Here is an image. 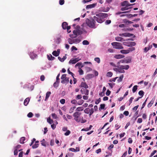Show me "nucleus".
Masks as SVG:
<instances>
[{"mask_svg": "<svg viewBox=\"0 0 157 157\" xmlns=\"http://www.w3.org/2000/svg\"><path fill=\"white\" fill-rule=\"evenodd\" d=\"M58 58L59 60L61 62H63L64 60L66 59L67 57L66 56H65L63 58H61L59 56Z\"/></svg>", "mask_w": 157, "mask_h": 157, "instance_id": "5701e85b", "label": "nucleus"}, {"mask_svg": "<svg viewBox=\"0 0 157 157\" xmlns=\"http://www.w3.org/2000/svg\"><path fill=\"white\" fill-rule=\"evenodd\" d=\"M75 108L76 107L75 106L71 107L69 110V113H71L73 112Z\"/></svg>", "mask_w": 157, "mask_h": 157, "instance_id": "7c9ffc66", "label": "nucleus"}, {"mask_svg": "<svg viewBox=\"0 0 157 157\" xmlns=\"http://www.w3.org/2000/svg\"><path fill=\"white\" fill-rule=\"evenodd\" d=\"M81 59H79V58H72L69 62V63L70 64H74L76 63L77 62H78Z\"/></svg>", "mask_w": 157, "mask_h": 157, "instance_id": "423d86ee", "label": "nucleus"}, {"mask_svg": "<svg viewBox=\"0 0 157 157\" xmlns=\"http://www.w3.org/2000/svg\"><path fill=\"white\" fill-rule=\"evenodd\" d=\"M117 67H118V72L121 73H124L125 72L124 71L123 69L121 66L120 67L117 66Z\"/></svg>", "mask_w": 157, "mask_h": 157, "instance_id": "6ab92c4d", "label": "nucleus"}, {"mask_svg": "<svg viewBox=\"0 0 157 157\" xmlns=\"http://www.w3.org/2000/svg\"><path fill=\"white\" fill-rule=\"evenodd\" d=\"M94 112V109L93 108H91L90 109V112L89 113V116L91 115Z\"/></svg>", "mask_w": 157, "mask_h": 157, "instance_id": "ea45409f", "label": "nucleus"}, {"mask_svg": "<svg viewBox=\"0 0 157 157\" xmlns=\"http://www.w3.org/2000/svg\"><path fill=\"white\" fill-rule=\"evenodd\" d=\"M132 5V4H130L127 1H124L121 3V6H130Z\"/></svg>", "mask_w": 157, "mask_h": 157, "instance_id": "9b49d317", "label": "nucleus"}, {"mask_svg": "<svg viewBox=\"0 0 157 157\" xmlns=\"http://www.w3.org/2000/svg\"><path fill=\"white\" fill-rule=\"evenodd\" d=\"M71 133V131L69 130L67 131V132L64 133V135L67 136L69 135Z\"/></svg>", "mask_w": 157, "mask_h": 157, "instance_id": "13d9d810", "label": "nucleus"}, {"mask_svg": "<svg viewBox=\"0 0 157 157\" xmlns=\"http://www.w3.org/2000/svg\"><path fill=\"white\" fill-rule=\"evenodd\" d=\"M121 66L123 70H128L129 68V66L128 65H126L125 66L121 65Z\"/></svg>", "mask_w": 157, "mask_h": 157, "instance_id": "a878e982", "label": "nucleus"}, {"mask_svg": "<svg viewBox=\"0 0 157 157\" xmlns=\"http://www.w3.org/2000/svg\"><path fill=\"white\" fill-rule=\"evenodd\" d=\"M111 91L109 90H107V91L106 93V95L107 96H108L110 95V94L111 93Z\"/></svg>", "mask_w": 157, "mask_h": 157, "instance_id": "69168bd1", "label": "nucleus"}, {"mask_svg": "<svg viewBox=\"0 0 157 157\" xmlns=\"http://www.w3.org/2000/svg\"><path fill=\"white\" fill-rule=\"evenodd\" d=\"M39 146V144H36L35 143V144L33 145L32 146V148H37Z\"/></svg>", "mask_w": 157, "mask_h": 157, "instance_id": "8fccbe9b", "label": "nucleus"}, {"mask_svg": "<svg viewBox=\"0 0 157 157\" xmlns=\"http://www.w3.org/2000/svg\"><path fill=\"white\" fill-rule=\"evenodd\" d=\"M30 58L32 59H34L35 58H36L37 56V55L34 53L33 52H30L29 54Z\"/></svg>", "mask_w": 157, "mask_h": 157, "instance_id": "2eb2a0df", "label": "nucleus"}, {"mask_svg": "<svg viewBox=\"0 0 157 157\" xmlns=\"http://www.w3.org/2000/svg\"><path fill=\"white\" fill-rule=\"evenodd\" d=\"M123 45L128 47H133L136 45V43L135 42H123Z\"/></svg>", "mask_w": 157, "mask_h": 157, "instance_id": "20e7f679", "label": "nucleus"}, {"mask_svg": "<svg viewBox=\"0 0 157 157\" xmlns=\"http://www.w3.org/2000/svg\"><path fill=\"white\" fill-rule=\"evenodd\" d=\"M47 122L50 124H52L53 122V120L51 119L50 117H49L47 119Z\"/></svg>", "mask_w": 157, "mask_h": 157, "instance_id": "cd10ccee", "label": "nucleus"}, {"mask_svg": "<svg viewBox=\"0 0 157 157\" xmlns=\"http://www.w3.org/2000/svg\"><path fill=\"white\" fill-rule=\"evenodd\" d=\"M96 5V3H94L92 4H90L89 5H88L86 6V9H90L94 7Z\"/></svg>", "mask_w": 157, "mask_h": 157, "instance_id": "f3484780", "label": "nucleus"}, {"mask_svg": "<svg viewBox=\"0 0 157 157\" xmlns=\"http://www.w3.org/2000/svg\"><path fill=\"white\" fill-rule=\"evenodd\" d=\"M25 140V138L24 137H21L20 140V143L21 144L24 143V141Z\"/></svg>", "mask_w": 157, "mask_h": 157, "instance_id": "72a5a7b5", "label": "nucleus"}, {"mask_svg": "<svg viewBox=\"0 0 157 157\" xmlns=\"http://www.w3.org/2000/svg\"><path fill=\"white\" fill-rule=\"evenodd\" d=\"M131 62V58H129L127 59H121L117 63L119 64L120 63H129Z\"/></svg>", "mask_w": 157, "mask_h": 157, "instance_id": "39448f33", "label": "nucleus"}, {"mask_svg": "<svg viewBox=\"0 0 157 157\" xmlns=\"http://www.w3.org/2000/svg\"><path fill=\"white\" fill-rule=\"evenodd\" d=\"M138 94L140 95L141 96L142 98L144 95V92L143 90H140L139 91Z\"/></svg>", "mask_w": 157, "mask_h": 157, "instance_id": "79ce46f5", "label": "nucleus"}, {"mask_svg": "<svg viewBox=\"0 0 157 157\" xmlns=\"http://www.w3.org/2000/svg\"><path fill=\"white\" fill-rule=\"evenodd\" d=\"M82 98V96L81 95L79 94L77 95L75 97L76 100H78L81 99Z\"/></svg>", "mask_w": 157, "mask_h": 157, "instance_id": "09e8293b", "label": "nucleus"}, {"mask_svg": "<svg viewBox=\"0 0 157 157\" xmlns=\"http://www.w3.org/2000/svg\"><path fill=\"white\" fill-rule=\"evenodd\" d=\"M69 82V78H66L61 81V82L62 83H68Z\"/></svg>", "mask_w": 157, "mask_h": 157, "instance_id": "bb28decb", "label": "nucleus"}, {"mask_svg": "<svg viewBox=\"0 0 157 157\" xmlns=\"http://www.w3.org/2000/svg\"><path fill=\"white\" fill-rule=\"evenodd\" d=\"M105 105L104 104H101L100 105V107L99 108V109L100 110L101 109H103L105 108Z\"/></svg>", "mask_w": 157, "mask_h": 157, "instance_id": "58836bf2", "label": "nucleus"}, {"mask_svg": "<svg viewBox=\"0 0 157 157\" xmlns=\"http://www.w3.org/2000/svg\"><path fill=\"white\" fill-rule=\"evenodd\" d=\"M96 15L97 17H101L102 19L108 16V15L107 13H99L96 14Z\"/></svg>", "mask_w": 157, "mask_h": 157, "instance_id": "9d476101", "label": "nucleus"}, {"mask_svg": "<svg viewBox=\"0 0 157 157\" xmlns=\"http://www.w3.org/2000/svg\"><path fill=\"white\" fill-rule=\"evenodd\" d=\"M78 72L80 75H82L83 74V71L81 68H79L78 70Z\"/></svg>", "mask_w": 157, "mask_h": 157, "instance_id": "49530a36", "label": "nucleus"}, {"mask_svg": "<svg viewBox=\"0 0 157 157\" xmlns=\"http://www.w3.org/2000/svg\"><path fill=\"white\" fill-rule=\"evenodd\" d=\"M86 24L90 27L95 28V21L94 20L92 19V20H88V21H86Z\"/></svg>", "mask_w": 157, "mask_h": 157, "instance_id": "7ed1b4c3", "label": "nucleus"}, {"mask_svg": "<svg viewBox=\"0 0 157 157\" xmlns=\"http://www.w3.org/2000/svg\"><path fill=\"white\" fill-rule=\"evenodd\" d=\"M80 92L82 94H85L86 95L89 94V91L85 88H82L81 89Z\"/></svg>", "mask_w": 157, "mask_h": 157, "instance_id": "6e6552de", "label": "nucleus"}, {"mask_svg": "<svg viewBox=\"0 0 157 157\" xmlns=\"http://www.w3.org/2000/svg\"><path fill=\"white\" fill-rule=\"evenodd\" d=\"M123 77H124L123 75H121V76L120 77L119 79H118L117 80V82H121L122 80Z\"/></svg>", "mask_w": 157, "mask_h": 157, "instance_id": "c756f323", "label": "nucleus"}, {"mask_svg": "<svg viewBox=\"0 0 157 157\" xmlns=\"http://www.w3.org/2000/svg\"><path fill=\"white\" fill-rule=\"evenodd\" d=\"M123 22L126 24L128 25L130 24L129 22H130V21L128 20L127 19H124L123 20Z\"/></svg>", "mask_w": 157, "mask_h": 157, "instance_id": "a19ab883", "label": "nucleus"}, {"mask_svg": "<svg viewBox=\"0 0 157 157\" xmlns=\"http://www.w3.org/2000/svg\"><path fill=\"white\" fill-rule=\"evenodd\" d=\"M79 86L81 87H84L85 89L88 88V86L85 82H82Z\"/></svg>", "mask_w": 157, "mask_h": 157, "instance_id": "4468645a", "label": "nucleus"}, {"mask_svg": "<svg viewBox=\"0 0 157 157\" xmlns=\"http://www.w3.org/2000/svg\"><path fill=\"white\" fill-rule=\"evenodd\" d=\"M134 99V97H131L130 98L129 100V103L128 105H130L131 103L132 102V101Z\"/></svg>", "mask_w": 157, "mask_h": 157, "instance_id": "4d7b16f0", "label": "nucleus"}, {"mask_svg": "<svg viewBox=\"0 0 157 157\" xmlns=\"http://www.w3.org/2000/svg\"><path fill=\"white\" fill-rule=\"evenodd\" d=\"M82 64V63L81 62H78V63L75 66V67H77V66H78L79 67H80Z\"/></svg>", "mask_w": 157, "mask_h": 157, "instance_id": "e2e57ef3", "label": "nucleus"}, {"mask_svg": "<svg viewBox=\"0 0 157 157\" xmlns=\"http://www.w3.org/2000/svg\"><path fill=\"white\" fill-rule=\"evenodd\" d=\"M68 24L67 22H63L62 24V27L64 29H66L67 27V26Z\"/></svg>", "mask_w": 157, "mask_h": 157, "instance_id": "412c9836", "label": "nucleus"}, {"mask_svg": "<svg viewBox=\"0 0 157 157\" xmlns=\"http://www.w3.org/2000/svg\"><path fill=\"white\" fill-rule=\"evenodd\" d=\"M33 114L32 112H29L27 114V117L29 118H31L33 117Z\"/></svg>", "mask_w": 157, "mask_h": 157, "instance_id": "a18cd8bd", "label": "nucleus"}, {"mask_svg": "<svg viewBox=\"0 0 157 157\" xmlns=\"http://www.w3.org/2000/svg\"><path fill=\"white\" fill-rule=\"evenodd\" d=\"M89 42L87 40H84L82 42V44L84 45H88L89 44Z\"/></svg>", "mask_w": 157, "mask_h": 157, "instance_id": "4c0bfd02", "label": "nucleus"}, {"mask_svg": "<svg viewBox=\"0 0 157 157\" xmlns=\"http://www.w3.org/2000/svg\"><path fill=\"white\" fill-rule=\"evenodd\" d=\"M47 58L48 60H53L55 58L51 54L50 55H47Z\"/></svg>", "mask_w": 157, "mask_h": 157, "instance_id": "4be33fe9", "label": "nucleus"}, {"mask_svg": "<svg viewBox=\"0 0 157 157\" xmlns=\"http://www.w3.org/2000/svg\"><path fill=\"white\" fill-rule=\"evenodd\" d=\"M138 86L137 85L134 86L132 88V91L133 93H135L137 89Z\"/></svg>", "mask_w": 157, "mask_h": 157, "instance_id": "473e14b6", "label": "nucleus"}, {"mask_svg": "<svg viewBox=\"0 0 157 157\" xmlns=\"http://www.w3.org/2000/svg\"><path fill=\"white\" fill-rule=\"evenodd\" d=\"M157 152V151L155 150H154L153 151V152H152L151 154V155H150V156L149 157H151L152 156H153L154 155V154L156 153V152Z\"/></svg>", "mask_w": 157, "mask_h": 157, "instance_id": "338daca9", "label": "nucleus"}, {"mask_svg": "<svg viewBox=\"0 0 157 157\" xmlns=\"http://www.w3.org/2000/svg\"><path fill=\"white\" fill-rule=\"evenodd\" d=\"M153 103V101H151L148 104L147 106L148 107H151Z\"/></svg>", "mask_w": 157, "mask_h": 157, "instance_id": "0e129e2a", "label": "nucleus"}, {"mask_svg": "<svg viewBox=\"0 0 157 157\" xmlns=\"http://www.w3.org/2000/svg\"><path fill=\"white\" fill-rule=\"evenodd\" d=\"M74 43L77 44L79 43L81 40L78 38L74 39Z\"/></svg>", "mask_w": 157, "mask_h": 157, "instance_id": "f704fd0d", "label": "nucleus"}, {"mask_svg": "<svg viewBox=\"0 0 157 157\" xmlns=\"http://www.w3.org/2000/svg\"><path fill=\"white\" fill-rule=\"evenodd\" d=\"M124 56L123 55L118 54L115 55L114 57L116 59H119L124 58Z\"/></svg>", "mask_w": 157, "mask_h": 157, "instance_id": "f8f14e48", "label": "nucleus"}, {"mask_svg": "<svg viewBox=\"0 0 157 157\" xmlns=\"http://www.w3.org/2000/svg\"><path fill=\"white\" fill-rule=\"evenodd\" d=\"M135 50V48L134 47L130 48H128V51H129V53L130 52H132Z\"/></svg>", "mask_w": 157, "mask_h": 157, "instance_id": "5fc2aeb1", "label": "nucleus"}, {"mask_svg": "<svg viewBox=\"0 0 157 157\" xmlns=\"http://www.w3.org/2000/svg\"><path fill=\"white\" fill-rule=\"evenodd\" d=\"M82 33V31L79 29H76L73 31V34L75 35L76 36H77L78 35L81 34Z\"/></svg>", "mask_w": 157, "mask_h": 157, "instance_id": "1a4fd4ad", "label": "nucleus"}, {"mask_svg": "<svg viewBox=\"0 0 157 157\" xmlns=\"http://www.w3.org/2000/svg\"><path fill=\"white\" fill-rule=\"evenodd\" d=\"M52 117L54 119H58V117H57V115L55 113H52L51 114Z\"/></svg>", "mask_w": 157, "mask_h": 157, "instance_id": "2f4dec72", "label": "nucleus"}, {"mask_svg": "<svg viewBox=\"0 0 157 157\" xmlns=\"http://www.w3.org/2000/svg\"><path fill=\"white\" fill-rule=\"evenodd\" d=\"M81 114V113L78 112H75L74 113L73 116L74 117V120L77 122H79L80 121L81 118L80 116Z\"/></svg>", "mask_w": 157, "mask_h": 157, "instance_id": "f257e3e1", "label": "nucleus"}, {"mask_svg": "<svg viewBox=\"0 0 157 157\" xmlns=\"http://www.w3.org/2000/svg\"><path fill=\"white\" fill-rule=\"evenodd\" d=\"M115 40L117 41H124L123 38L120 36L116 37L115 38Z\"/></svg>", "mask_w": 157, "mask_h": 157, "instance_id": "aec40b11", "label": "nucleus"}, {"mask_svg": "<svg viewBox=\"0 0 157 157\" xmlns=\"http://www.w3.org/2000/svg\"><path fill=\"white\" fill-rule=\"evenodd\" d=\"M128 6H125L124 7H122L121 9V10L122 11H124L125 10H128Z\"/></svg>", "mask_w": 157, "mask_h": 157, "instance_id": "052dcab7", "label": "nucleus"}, {"mask_svg": "<svg viewBox=\"0 0 157 157\" xmlns=\"http://www.w3.org/2000/svg\"><path fill=\"white\" fill-rule=\"evenodd\" d=\"M101 17H100L94 16L93 17V19L94 21H96L100 23H102L103 21Z\"/></svg>", "mask_w": 157, "mask_h": 157, "instance_id": "0eeeda50", "label": "nucleus"}, {"mask_svg": "<svg viewBox=\"0 0 157 157\" xmlns=\"http://www.w3.org/2000/svg\"><path fill=\"white\" fill-rule=\"evenodd\" d=\"M65 99H62L60 100V102L62 104H63L65 103Z\"/></svg>", "mask_w": 157, "mask_h": 157, "instance_id": "bf43d9fd", "label": "nucleus"}, {"mask_svg": "<svg viewBox=\"0 0 157 157\" xmlns=\"http://www.w3.org/2000/svg\"><path fill=\"white\" fill-rule=\"evenodd\" d=\"M137 14H135L133 15H132L131 14H130L129 15H128V17H135L136 16H137Z\"/></svg>", "mask_w": 157, "mask_h": 157, "instance_id": "603ef678", "label": "nucleus"}, {"mask_svg": "<svg viewBox=\"0 0 157 157\" xmlns=\"http://www.w3.org/2000/svg\"><path fill=\"white\" fill-rule=\"evenodd\" d=\"M84 101L83 100H81L78 102V104L79 105H81L83 103Z\"/></svg>", "mask_w": 157, "mask_h": 157, "instance_id": "3c124183", "label": "nucleus"}, {"mask_svg": "<svg viewBox=\"0 0 157 157\" xmlns=\"http://www.w3.org/2000/svg\"><path fill=\"white\" fill-rule=\"evenodd\" d=\"M68 41L69 44H72L74 43V39L69 38L68 39Z\"/></svg>", "mask_w": 157, "mask_h": 157, "instance_id": "e433bc0d", "label": "nucleus"}, {"mask_svg": "<svg viewBox=\"0 0 157 157\" xmlns=\"http://www.w3.org/2000/svg\"><path fill=\"white\" fill-rule=\"evenodd\" d=\"M51 94V92L50 91H48L47 92L46 95L45 100H46L48 99Z\"/></svg>", "mask_w": 157, "mask_h": 157, "instance_id": "393cba45", "label": "nucleus"}, {"mask_svg": "<svg viewBox=\"0 0 157 157\" xmlns=\"http://www.w3.org/2000/svg\"><path fill=\"white\" fill-rule=\"evenodd\" d=\"M120 52L122 54H127L129 53V51L128 50H121L120 51Z\"/></svg>", "mask_w": 157, "mask_h": 157, "instance_id": "b1692460", "label": "nucleus"}, {"mask_svg": "<svg viewBox=\"0 0 157 157\" xmlns=\"http://www.w3.org/2000/svg\"><path fill=\"white\" fill-rule=\"evenodd\" d=\"M111 44L114 48L119 49L123 48L121 44L119 42H113L111 43Z\"/></svg>", "mask_w": 157, "mask_h": 157, "instance_id": "f03ea898", "label": "nucleus"}, {"mask_svg": "<svg viewBox=\"0 0 157 157\" xmlns=\"http://www.w3.org/2000/svg\"><path fill=\"white\" fill-rule=\"evenodd\" d=\"M94 60L98 63H99L100 62V59L98 57L95 58H94Z\"/></svg>", "mask_w": 157, "mask_h": 157, "instance_id": "864d4df0", "label": "nucleus"}, {"mask_svg": "<svg viewBox=\"0 0 157 157\" xmlns=\"http://www.w3.org/2000/svg\"><path fill=\"white\" fill-rule=\"evenodd\" d=\"M59 81H56L53 84V86L54 87H57L58 86V84Z\"/></svg>", "mask_w": 157, "mask_h": 157, "instance_id": "c03bdc74", "label": "nucleus"}, {"mask_svg": "<svg viewBox=\"0 0 157 157\" xmlns=\"http://www.w3.org/2000/svg\"><path fill=\"white\" fill-rule=\"evenodd\" d=\"M84 111L85 113L89 114L90 112V109L89 108H86L84 110Z\"/></svg>", "mask_w": 157, "mask_h": 157, "instance_id": "c9c22d12", "label": "nucleus"}, {"mask_svg": "<svg viewBox=\"0 0 157 157\" xmlns=\"http://www.w3.org/2000/svg\"><path fill=\"white\" fill-rule=\"evenodd\" d=\"M133 34L129 33H125V36L130 37L133 36Z\"/></svg>", "mask_w": 157, "mask_h": 157, "instance_id": "de8ad7c7", "label": "nucleus"}, {"mask_svg": "<svg viewBox=\"0 0 157 157\" xmlns=\"http://www.w3.org/2000/svg\"><path fill=\"white\" fill-rule=\"evenodd\" d=\"M83 109H83V107H77V109H76V110L77 111L80 112V111H82L83 110Z\"/></svg>", "mask_w": 157, "mask_h": 157, "instance_id": "c85d7f7f", "label": "nucleus"}, {"mask_svg": "<svg viewBox=\"0 0 157 157\" xmlns=\"http://www.w3.org/2000/svg\"><path fill=\"white\" fill-rule=\"evenodd\" d=\"M59 52L60 50L59 49L57 50V51H54L53 52L52 54L55 56H57L59 55Z\"/></svg>", "mask_w": 157, "mask_h": 157, "instance_id": "ddd939ff", "label": "nucleus"}, {"mask_svg": "<svg viewBox=\"0 0 157 157\" xmlns=\"http://www.w3.org/2000/svg\"><path fill=\"white\" fill-rule=\"evenodd\" d=\"M80 121L82 123H83L86 122V120L82 117Z\"/></svg>", "mask_w": 157, "mask_h": 157, "instance_id": "6e6d98bb", "label": "nucleus"}, {"mask_svg": "<svg viewBox=\"0 0 157 157\" xmlns=\"http://www.w3.org/2000/svg\"><path fill=\"white\" fill-rule=\"evenodd\" d=\"M111 23V21L110 20H107L105 22V23L106 25H108L110 24Z\"/></svg>", "mask_w": 157, "mask_h": 157, "instance_id": "774afa93", "label": "nucleus"}, {"mask_svg": "<svg viewBox=\"0 0 157 157\" xmlns=\"http://www.w3.org/2000/svg\"><path fill=\"white\" fill-rule=\"evenodd\" d=\"M113 75V73L111 72H108L107 73L106 75L109 77H111Z\"/></svg>", "mask_w": 157, "mask_h": 157, "instance_id": "37998d69", "label": "nucleus"}, {"mask_svg": "<svg viewBox=\"0 0 157 157\" xmlns=\"http://www.w3.org/2000/svg\"><path fill=\"white\" fill-rule=\"evenodd\" d=\"M30 101V99L29 98H26L24 100V104L25 105L27 106L28 104Z\"/></svg>", "mask_w": 157, "mask_h": 157, "instance_id": "a211bd4d", "label": "nucleus"}, {"mask_svg": "<svg viewBox=\"0 0 157 157\" xmlns=\"http://www.w3.org/2000/svg\"><path fill=\"white\" fill-rule=\"evenodd\" d=\"M152 47V45H149L147 47H145L144 49V52H147L148 50L151 49Z\"/></svg>", "mask_w": 157, "mask_h": 157, "instance_id": "dca6fc26", "label": "nucleus"}, {"mask_svg": "<svg viewBox=\"0 0 157 157\" xmlns=\"http://www.w3.org/2000/svg\"><path fill=\"white\" fill-rule=\"evenodd\" d=\"M64 3V0H59V4L60 5H63Z\"/></svg>", "mask_w": 157, "mask_h": 157, "instance_id": "680f3d73", "label": "nucleus"}]
</instances>
